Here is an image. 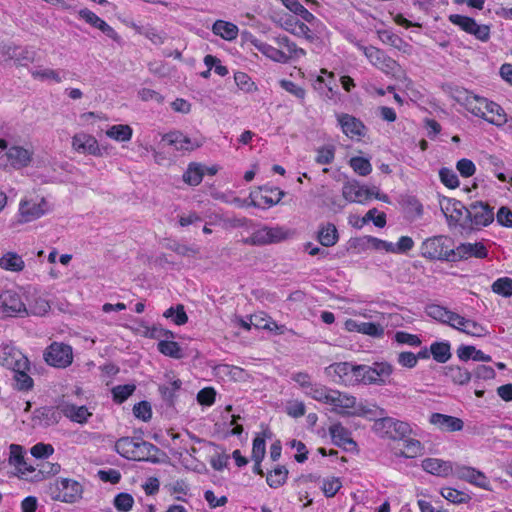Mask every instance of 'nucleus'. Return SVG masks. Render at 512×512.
I'll list each match as a JSON object with an SVG mask.
<instances>
[{"label":"nucleus","instance_id":"obj_51","mask_svg":"<svg viewBox=\"0 0 512 512\" xmlns=\"http://www.w3.org/2000/svg\"><path fill=\"white\" fill-rule=\"evenodd\" d=\"M423 451V445L419 440L416 439H405L404 440V449L401 450L396 455L405 457V458H415L420 455Z\"/></svg>","mask_w":512,"mask_h":512},{"label":"nucleus","instance_id":"obj_30","mask_svg":"<svg viewBox=\"0 0 512 512\" xmlns=\"http://www.w3.org/2000/svg\"><path fill=\"white\" fill-rule=\"evenodd\" d=\"M425 312L430 318L440 323L447 324L452 328L455 322L454 319L458 314L438 304L427 305Z\"/></svg>","mask_w":512,"mask_h":512},{"label":"nucleus","instance_id":"obj_41","mask_svg":"<svg viewBox=\"0 0 512 512\" xmlns=\"http://www.w3.org/2000/svg\"><path fill=\"white\" fill-rule=\"evenodd\" d=\"M430 353L438 363H446L452 356L448 341L434 342L430 346Z\"/></svg>","mask_w":512,"mask_h":512},{"label":"nucleus","instance_id":"obj_33","mask_svg":"<svg viewBox=\"0 0 512 512\" xmlns=\"http://www.w3.org/2000/svg\"><path fill=\"white\" fill-rule=\"evenodd\" d=\"M484 110L486 113L484 119L489 123L496 126H502L507 122L506 113L499 104L486 99Z\"/></svg>","mask_w":512,"mask_h":512},{"label":"nucleus","instance_id":"obj_7","mask_svg":"<svg viewBox=\"0 0 512 512\" xmlns=\"http://www.w3.org/2000/svg\"><path fill=\"white\" fill-rule=\"evenodd\" d=\"M49 210L48 202L43 197L24 198L20 200L17 223H29L41 218Z\"/></svg>","mask_w":512,"mask_h":512},{"label":"nucleus","instance_id":"obj_1","mask_svg":"<svg viewBox=\"0 0 512 512\" xmlns=\"http://www.w3.org/2000/svg\"><path fill=\"white\" fill-rule=\"evenodd\" d=\"M368 59L369 63L385 73L386 75L397 76L401 73V67L397 61L388 56L383 50L375 46H364L354 38H349Z\"/></svg>","mask_w":512,"mask_h":512},{"label":"nucleus","instance_id":"obj_55","mask_svg":"<svg viewBox=\"0 0 512 512\" xmlns=\"http://www.w3.org/2000/svg\"><path fill=\"white\" fill-rule=\"evenodd\" d=\"M491 289L494 293L501 295L503 297L512 296V278L510 277H500L495 280L491 286Z\"/></svg>","mask_w":512,"mask_h":512},{"label":"nucleus","instance_id":"obj_61","mask_svg":"<svg viewBox=\"0 0 512 512\" xmlns=\"http://www.w3.org/2000/svg\"><path fill=\"white\" fill-rule=\"evenodd\" d=\"M135 391V385H118L112 389L113 398L116 402L122 403L127 400Z\"/></svg>","mask_w":512,"mask_h":512},{"label":"nucleus","instance_id":"obj_36","mask_svg":"<svg viewBox=\"0 0 512 512\" xmlns=\"http://www.w3.org/2000/svg\"><path fill=\"white\" fill-rule=\"evenodd\" d=\"M377 35L382 43L390 45L400 51L406 52V48L409 47V44L406 43L399 35L395 34L392 30L379 29L377 30Z\"/></svg>","mask_w":512,"mask_h":512},{"label":"nucleus","instance_id":"obj_15","mask_svg":"<svg viewBox=\"0 0 512 512\" xmlns=\"http://www.w3.org/2000/svg\"><path fill=\"white\" fill-rule=\"evenodd\" d=\"M493 209L483 202H474L469 206L468 222H471V228L468 231L480 229L491 224L494 220Z\"/></svg>","mask_w":512,"mask_h":512},{"label":"nucleus","instance_id":"obj_47","mask_svg":"<svg viewBox=\"0 0 512 512\" xmlns=\"http://www.w3.org/2000/svg\"><path fill=\"white\" fill-rule=\"evenodd\" d=\"M158 350L165 356L180 359L183 357V351L180 345L175 341L162 340L157 345Z\"/></svg>","mask_w":512,"mask_h":512},{"label":"nucleus","instance_id":"obj_23","mask_svg":"<svg viewBox=\"0 0 512 512\" xmlns=\"http://www.w3.org/2000/svg\"><path fill=\"white\" fill-rule=\"evenodd\" d=\"M73 148L81 154L101 156L98 141L92 135L78 133L72 139Z\"/></svg>","mask_w":512,"mask_h":512},{"label":"nucleus","instance_id":"obj_12","mask_svg":"<svg viewBox=\"0 0 512 512\" xmlns=\"http://www.w3.org/2000/svg\"><path fill=\"white\" fill-rule=\"evenodd\" d=\"M336 119L342 132L351 140L360 141L366 137L368 128L360 119L348 113H338Z\"/></svg>","mask_w":512,"mask_h":512},{"label":"nucleus","instance_id":"obj_5","mask_svg":"<svg viewBox=\"0 0 512 512\" xmlns=\"http://www.w3.org/2000/svg\"><path fill=\"white\" fill-rule=\"evenodd\" d=\"M115 451L128 460L141 461L147 459L152 444L132 437H122L115 443Z\"/></svg>","mask_w":512,"mask_h":512},{"label":"nucleus","instance_id":"obj_42","mask_svg":"<svg viewBox=\"0 0 512 512\" xmlns=\"http://www.w3.org/2000/svg\"><path fill=\"white\" fill-rule=\"evenodd\" d=\"M0 150H7L6 155L8 160H30L31 154L23 147L12 145L6 139H0Z\"/></svg>","mask_w":512,"mask_h":512},{"label":"nucleus","instance_id":"obj_13","mask_svg":"<svg viewBox=\"0 0 512 512\" xmlns=\"http://www.w3.org/2000/svg\"><path fill=\"white\" fill-rule=\"evenodd\" d=\"M284 192L277 187L262 186L250 192L251 204L258 208H269L278 204Z\"/></svg>","mask_w":512,"mask_h":512},{"label":"nucleus","instance_id":"obj_38","mask_svg":"<svg viewBox=\"0 0 512 512\" xmlns=\"http://www.w3.org/2000/svg\"><path fill=\"white\" fill-rule=\"evenodd\" d=\"M0 267L11 272H21L25 267V263L19 254L7 252L0 258Z\"/></svg>","mask_w":512,"mask_h":512},{"label":"nucleus","instance_id":"obj_27","mask_svg":"<svg viewBox=\"0 0 512 512\" xmlns=\"http://www.w3.org/2000/svg\"><path fill=\"white\" fill-rule=\"evenodd\" d=\"M331 399L329 405L338 413L352 415V411L356 408L357 401L352 395L334 390Z\"/></svg>","mask_w":512,"mask_h":512},{"label":"nucleus","instance_id":"obj_60","mask_svg":"<svg viewBox=\"0 0 512 512\" xmlns=\"http://www.w3.org/2000/svg\"><path fill=\"white\" fill-rule=\"evenodd\" d=\"M234 80L239 89L249 93L257 89L255 83L251 78L244 72H236L234 74Z\"/></svg>","mask_w":512,"mask_h":512},{"label":"nucleus","instance_id":"obj_14","mask_svg":"<svg viewBox=\"0 0 512 512\" xmlns=\"http://www.w3.org/2000/svg\"><path fill=\"white\" fill-rule=\"evenodd\" d=\"M457 479L465 481L473 486L484 490H490L491 484L488 477L477 470L474 467L466 466L462 464H455V470L453 474Z\"/></svg>","mask_w":512,"mask_h":512},{"label":"nucleus","instance_id":"obj_16","mask_svg":"<svg viewBox=\"0 0 512 512\" xmlns=\"http://www.w3.org/2000/svg\"><path fill=\"white\" fill-rule=\"evenodd\" d=\"M0 365L9 369L17 366L18 369H26L28 367V358L11 342H2L0 344Z\"/></svg>","mask_w":512,"mask_h":512},{"label":"nucleus","instance_id":"obj_34","mask_svg":"<svg viewBox=\"0 0 512 512\" xmlns=\"http://www.w3.org/2000/svg\"><path fill=\"white\" fill-rule=\"evenodd\" d=\"M26 307L27 312L24 315L43 316L49 311L50 304L43 296L34 293L27 297Z\"/></svg>","mask_w":512,"mask_h":512},{"label":"nucleus","instance_id":"obj_21","mask_svg":"<svg viewBox=\"0 0 512 512\" xmlns=\"http://www.w3.org/2000/svg\"><path fill=\"white\" fill-rule=\"evenodd\" d=\"M287 232L281 227L263 226L255 230L251 236L254 244H269L285 239Z\"/></svg>","mask_w":512,"mask_h":512},{"label":"nucleus","instance_id":"obj_48","mask_svg":"<svg viewBox=\"0 0 512 512\" xmlns=\"http://www.w3.org/2000/svg\"><path fill=\"white\" fill-rule=\"evenodd\" d=\"M334 389L328 388L325 385L317 383L312 390L308 393L307 397L315 401L329 405Z\"/></svg>","mask_w":512,"mask_h":512},{"label":"nucleus","instance_id":"obj_2","mask_svg":"<svg viewBox=\"0 0 512 512\" xmlns=\"http://www.w3.org/2000/svg\"><path fill=\"white\" fill-rule=\"evenodd\" d=\"M50 497L55 501L75 503L82 498V485L70 478H58L48 487Z\"/></svg>","mask_w":512,"mask_h":512},{"label":"nucleus","instance_id":"obj_57","mask_svg":"<svg viewBox=\"0 0 512 512\" xmlns=\"http://www.w3.org/2000/svg\"><path fill=\"white\" fill-rule=\"evenodd\" d=\"M30 73L34 79H39L41 81L52 80L55 83H60L62 81V77L59 72L53 69H31Z\"/></svg>","mask_w":512,"mask_h":512},{"label":"nucleus","instance_id":"obj_52","mask_svg":"<svg viewBox=\"0 0 512 512\" xmlns=\"http://www.w3.org/2000/svg\"><path fill=\"white\" fill-rule=\"evenodd\" d=\"M163 316L167 319H171L172 322L178 326L184 325L188 321V316L184 310L183 305H177L176 307L168 308Z\"/></svg>","mask_w":512,"mask_h":512},{"label":"nucleus","instance_id":"obj_44","mask_svg":"<svg viewBox=\"0 0 512 512\" xmlns=\"http://www.w3.org/2000/svg\"><path fill=\"white\" fill-rule=\"evenodd\" d=\"M14 372V380L17 389L19 390H29L33 386V379L29 376L28 372L30 370V363L28 362V367L26 369H18L14 367L11 369Z\"/></svg>","mask_w":512,"mask_h":512},{"label":"nucleus","instance_id":"obj_10","mask_svg":"<svg viewBox=\"0 0 512 512\" xmlns=\"http://www.w3.org/2000/svg\"><path fill=\"white\" fill-rule=\"evenodd\" d=\"M358 365L354 366L348 362L334 363L325 368V374L334 383L353 385L360 382L358 378Z\"/></svg>","mask_w":512,"mask_h":512},{"label":"nucleus","instance_id":"obj_26","mask_svg":"<svg viewBox=\"0 0 512 512\" xmlns=\"http://www.w3.org/2000/svg\"><path fill=\"white\" fill-rule=\"evenodd\" d=\"M455 261L471 257L483 259L487 257V248L482 243H461L453 249Z\"/></svg>","mask_w":512,"mask_h":512},{"label":"nucleus","instance_id":"obj_8","mask_svg":"<svg viewBox=\"0 0 512 512\" xmlns=\"http://www.w3.org/2000/svg\"><path fill=\"white\" fill-rule=\"evenodd\" d=\"M450 226L459 227L462 231H468L471 228V222H468L469 207L455 199H448L441 204Z\"/></svg>","mask_w":512,"mask_h":512},{"label":"nucleus","instance_id":"obj_9","mask_svg":"<svg viewBox=\"0 0 512 512\" xmlns=\"http://www.w3.org/2000/svg\"><path fill=\"white\" fill-rule=\"evenodd\" d=\"M451 96L461 105H463L473 115L485 118L486 98L477 96L462 87L451 88Z\"/></svg>","mask_w":512,"mask_h":512},{"label":"nucleus","instance_id":"obj_37","mask_svg":"<svg viewBox=\"0 0 512 512\" xmlns=\"http://www.w3.org/2000/svg\"><path fill=\"white\" fill-rule=\"evenodd\" d=\"M212 31L215 35L231 41L237 38L239 30L238 27L231 22L217 20L212 26Z\"/></svg>","mask_w":512,"mask_h":512},{"label":"nucleus","instance_id":"obj_19","mask_svg":"<svg viewBox=\"0 0 512 512\" xmlns=\"http://www.w3.org/2000/svg\"><path fill=\"white\" fill-rule=\"evenodd\" d=\"M370 187L360 185L356 181H349L342 188L344 199L350 203L364 204L371 200Z\"/></svg>","mask_w":512,"mask_h":512},{"label":"nucleus","instance_id":"obj_53","mask_svg":"<svg viewBox=\"0 0 512 512\" xmlns=\"http://www.w3.org/2000/svg\"><path fill=\"white\" fill-rule=\"evenodd\" d=\"M287 475V469L283 466H278L267 475V484L271 488H278L286 482Z\"/></svg>","mask_w":512,"mask_h":512},{"label":"nucleus","instance_id":"obj_63","mask_svg":"<svg viewBox=\"0 0 512 512\" xmlns=\"http://www.w3.org/2000/svg\"><path fill=\"white\" fill-rule=\"evenodd\" d=\"M133 414L137 419L147 422L152 417L151 405L147 401H141L134 405Z\"/></svg>","mask_w":512,"mask_h":512},{"label":"nucleus","instance_id":"obj_56","mask_svg":"<svg viewBox=\"0 0 512 512\" xmlns=\"http://www.w3.org/2000/svg\"><path fill=\"white\" fill-rule=\"evenodd\" d=\"M342 487V481L339 477H326L322 480V491L328 498L334 497Z\"/></svg>","mask_w":512,"mask_h":512},{"label":"nucleus","instance_id":"obj_20","mask_svg":"<svg viewBox=\"0 0 512 512\" xmlns=\"http://www.w3.org/2000/svg\"><path fill=\"white\" fill-rule=\"evenodd\" d=\"M58 408L65 417L78 424L87 423L88 419L92 416V412L88 407L84 405L77 406L68 401H61L58 404Z\"/></svg>","mask_w":512,"mask_h":512},{"label":"nucleus","instance_id":"obj_43","mask_svg":"<svg viewBox=\"0 0 512 512\" xmlns=\"http://www.w3.org/2000/svg\"><path fill=\"white\" fill-rule=\"evenodd\" d=\"M282 4L295 15L308 23H313L316 17L308 11L298 0H281Z\"/></svg>","mask_w":512,"mask_h":512},{"label":"nucleus","instance_id":"obj_31","mask_svg":"<svg viewBox=\"0 0 512 512\" xmlns=\"http://www.w3.org/2000/svg\"><path fill=\"white\" fill-rule=\"evenodd\" d=\"M165 140L176 150L192 151L200 147L197 139H191L181 132H171L166 135Z\"/></svg>","mask_w":512,"mask_h":512},{"label":"nucleus","instance_id":"obj_22","mask_svg":"<svg viewBox=\"0 0 512 512\" xmlns=\"http://www.w3.org/2000/svg\"><path fill=\"white\" fill-rule=\"evenodd\" d=\"M15 165L14 168L21 169L25 168L28 172L29 170L35 168L36 171L33 172L32 176L35 180H41L42 182H49V181H58L62 180V178L58 175H50L46 174L50 170L51 162H13Z\"/></svg>","mask_w":512,"mask_h":512},{"label":"nucleus","instance_id":"obj_45","mask_svg":"<svg viewBox=\"0 0 512 512\" xmlns=\"http://www.w3.org/2000/svg\"><path fill=\"white\" fill-rule=\"evenodd\" d=\"M132 132V128L129 125L118 124L111 126L106 131V135L113 140L125 142L131 139Z\"/></svg>","mask_w":512,"mask_h":512},{"label":"nucleus","instance_id":"obj_59","mask_svg":"<svg viewBox=\"0 0 512 512\" xmlns=\"http://www.w3.org/2000/svg\"><path fill=\"white\" fill-rule=\"evenodd\" d=\"M265 451H266L265 437L263 435H257L253 440L252 459L257 464H260V462L264 458Z\"/></svg>","mask_w":512,"mask_h":512},{"label":"nucleus","instance_id":"obj_62","mask_svg":"<svg viewBox=\"0 0 512 512\" xmlns=\"http://www.w3.org/2000/svg\"><path fill=\"white\" fill-rule=\"evenodd\" d=\"M30 453L36 459H47L54 453V447L47 443H37L31 447Z\"/></svg>","mask_w":512,"mask_h":512},{"label":"nucleus","instance_id":"obj_35","mask_svg":"<svg viewBox=\"0 0 512 512\" xmlns=\"http://www.w3.org/2000/svg\"><path fill=\"white\" fill-rule=\"evenodd\" d=\"M285 29L298 37H304L309 42L318 40V37L311 31V29L303 22L294 18L287 19L285 22Z\"/></svg>","mask_w":512,"mask_h":512},{"label":"nucleus","instance_id":"obj_11","mask_svg":"<svg viewBox=\"0 0 512 512\" xmlns=\"http://www.w3.org/2000/svg\"><path fill=\"white\" fill-rule=\"evenodd\" d=\"M44 360L50 366L66 368L73 361L72 347L64 343L53 342L45 349Z\"/></svg>","mask_w":512,"mask_h":512},{"label":"nucleus","instance_id":"obj_6","mask_svg":"<svg viewBox=\"0 0 512 512\" xmlns=\"http://www.w3.org/2000/svg\"><path fill=\"white\" fill-rule=\"evenodd\" d=\"M374 430L383 437L390 439H404L413 434L410 423L392 417H382L374 423Z\"/></svg>","mask_w":512,"mask_h":512},{"label":"nucleus","instance_id":"obj_3","mask_svg":"<svg viewBox=\"0 0 512 512\" xmlns=\"http://www.w3.org/2000/svg\"><path fill=\"white\" fill-rule=\"evenodd\" d=\"M358 380L368 385L391 384L394 367L388 362H374L372 365H358Z\"/></svg>","mask_w":512,"mask_h":512},{"label":"nucleus","instance_id":"obj_50","mask_svg":"<svg viewBox=\"0 0 512 512\" xmlns=\"http://www.w3.org/2000/svg\"><path fill=\"white\" fill-rule=\"evenodd\" d=\"M291 380L297 384L305 396H307L312 388L317 384V382H313L311 375L306 372L293 373L291 375Z\"/></svg>","mask_w":512,"mask_h":512},{"label":"nucleus","instance_id":"obj_32","mask_svg":"<svg viewBox=\"0 0 512 512\" xmlns=\"http://www.w3.org/2000/svg\"><path fill=\"white\" fill-rule=\"evenodd\" d=\"M252 43L260 53L272 61L282 64L289 63V57L286 56L284 51L260 40H254Z\"/></svg>","mask_w":512,"mask_h":512},{"label":"nucleus","instance_id":"obj_29","mask_svg":"<svg viewBox=\"0 0 512 512\" xmlns=\"http://www.w3.org/2000/svg\"><path fill=\"white\" fill-rule=\"evenodd\" d=\"M6 60H14L15 63L19 66H27L28 63H31L35 59V51L29 47H21L16 45H10L8 49L5 50Z\"/></svg>","mask_w":512,"mask_h":512},{"label":"nucleus","instance_id":"obj_46","mask_svg":"<svg viewBox=\"0 0 512 512\" xmlns=\"http://www.w3.org/2000/svg\"><path fill=\"white\" fill-rule=\"evenodd\" d=\"M203 178V169L199 163L191 162L185 173L183 174V180L185 183L196 186Z\"/></svg>","mask_w":512,"mask_h":512},{"label":"nucleus","instance_id":"obj_40","mask_svg":"<svg viewBox=\"0 0 512 512\" xmlns=\"http://www.w3.org/2000/svg\"><path fill=\"white\" fill-rule=\"evenodd\" d=\"M439 493L444 499L455 505L467 504L471 500L470 494L453 487H442Z\"/></svg>","mask_w":512,"mask_h":512},{"label":"nucleus","instance_id":"obj_25","mask_svg":"<svg viewBox=\"0 0 512 512\" xmlns=\"http://www.w3.org/2000/svg\"><path fill=\"white\" fill-rule=\"evenodd\" d=\"M453 329H456L464 334H467L472 337H484L488 334V330L482 324L472 320L467 319L459 314L454 319Z\"/></svg>","mask_w":512,"mask_h":512},{"label":"nucleus","instance_id":"obj_18","mask_svg":"<svg viewBox=\"0 0 512 512\" xmlns=\"http://www.w3.org/2000/svg\"><path fill=\"white\" fill-rule=\"evenodd\" d=\"M0 305L9 315H24L27 312L26 304L15 290H5L0 294Z\"/></svg>","mask_w":512,"mask_h":512},{"label":"nucleus","instance_id":"obj_49","mask_svg":"<svg viewBox=\"0 0 512 512\" xmlns=\"http://www.w3.org/2000/svg\"><path fill=\"white\" fill-rule=\"evenodd\" d=\"M330 435L333 442L338 446L354 444L349 436L348 431L340 424H334L330 427Z\"/></svg>","mask_w":512,"mask_h":512},{"label":"nucleus","instance_id":"obj_28","mask_svg":"<svg viewBox=\"0 0 512 512\" xmlns=\"http://www.w3.org/2000/svg\"><path fill=\"white\" fill-rule=\"evenodd\" d=\"M352 246L358 249L359 252L365 251L368 249L378 250V251H386L391 253L392 242H388L385 240H381L379 238L373 236H363L357 239H354L352 242Z\"/></svg>","mask_w":512,"mask_h":512},{"label":"nucleus","instance_id":"obj_54","mask_svg":"<svg viewBox=\"0 0 512 512\" xmlns=\"http://www.w3.org/2000/svg\"><path fill=\"white\" fill-rule=\"evenodd\" d=\"M38 466L37 473L32 478L34 481H40L46 477L56 475L61 470V466L58 463L44 462Z\"/></svg>","mask_w":512,"mask_h":512},{"label":"nucleus","instance_id":"obj_4","mask_svg":"<svg viewBox=\"0 0 512 512\" xmlns=\"http://www.w3.org/2000/svg\"><path fill=\"white\" fill-rule=\"evenodd\" d=\"M451 240L446 236H434L426 239L421 245V255L430 260H446L455 262Z\"/></svg>","mask_w":512,"mask_h":512},{"label":"nucleus","instance_id":"obj_24","mask_svg":"<svg viewBox=\"0 0 512 512\" xmlns=\"http://www.w3.org/2000/svg\"><path fill=\"white\" fill-rule=\"evenodd\" d=\"M429 423L442 432L461 431L464 427V422L460 418L441 413H432Z\"/></svg>","mask_w":512,"mask_h":512},{"label":"nucleus","instance_id":"obj_58","mask_svg":"<svg viewBox=\"0 0 512 512\" xmlns=\"http://www.w3.org/2000/svg\"><path fill=\"white\" fill-rule=\"evenodd\" d=\"M468 34L474 36L477 40L481 42H487L490 39L491 29L489 25L486 24H478L476 20L471 25Z\"/></svg>","mask_w":512,"mask_h":512},{"label":"nucleus","instance_id":"obj_64","mask_svg":"<svg viewBox=\"0 0 512 512\" xmlns=\"http://www.w3.org/2000/svg\"><path fill=\"white\" fill-rule=\"evenodd\" d=\"M394 340L399 344H406L412 347L421 345V339L417 335L405 331H397L394 335Z\"/></svg>","mask_w":512,"mask_h":512},{"label":"nucleus","instance_id":"obj_39","mask_svg":"<svg viewBox=\"0 0 512 512\" xmlns=\"http://www.w3.org/2000/svg\"><path fill=\"white\" fill-rule=\"evenodd\" d=\"M338 231L334 224L327 223L320 226L318 241L325 247L334 246L338 241Z\"/></svg>","mask_w":512,"mask_h":512},{"label":"nucleus","instance_id":"obj_17","mask_svg":"<svg viewBox=\"0 0 512 512\" xmlns=\"http://www.w3.org/2000/svg\"><path fill=\"white\" fill-rule=\"evenodd\" d=\"M455 464L440 458H425L421 462L422 469L434 476L447 478L454 474Z\"/></svg>","mask_w":512,"mask_h":512}]
</instances>
